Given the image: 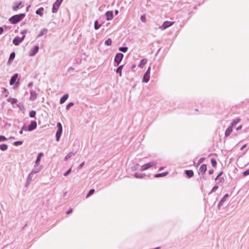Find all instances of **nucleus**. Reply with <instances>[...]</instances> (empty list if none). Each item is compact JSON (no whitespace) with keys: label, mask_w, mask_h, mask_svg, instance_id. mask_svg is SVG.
Returning a JSON list of instances; mask_svg holds the SVG:
<instances>
[{"label":"nucleus","mask_w":249,"mask_h":249,"mask_svg":"<svg viewBox=\"0 0 249 249\" xmlns=\"http://www.w3.org/2000/svg\"><path fill=\"white\" fill-rule=\"evenodd\" d=\"M24 17V14L15 15L10 18V21L12 24H16L20 21Z\"/></svg>","instance_id":"nucleus-1"},{"label":"nucleus","mask_w":249,"mask_h":249,"mask_svg":"<svg viewBox=\"0 0 249 249\" xmlns=\"http://www.w3.org/2000/svg\"><path fill=\"white\" fill-rule=\"evenodd\" d=\"M26 30H23L22 31L21 33L22 34H23V36L21 38H19V37H15L13 40V43L14 45H15L16 46H18L19 45V44L25 38V36L24 35V34L26 33Z\"/></svg>","instance_id":"nucleus-2"},{"label":"nucleus","mask_w":249,"mask_h":249,"mask_svg":"<svg viewBox=\"0 0 249 249\" xmlns=\"http://www.w3.org/2000/svg\"><path fill=\"white\" fill-rule=\"evenodd\" d=\"M57 126L58 127V130L56 133V139L57 141H59L62 132V126L60 123H58L57 124Z\"/></svg>","instance_id":"nucleus-3"},{"label":"nucleus","mask_w":249,"mask_h":249,"mask_svg":"<svg viewBox=\"0 0 249 249\" xmlns=\"http://www.w3.org/2000/svg\"><path fill=\"white\" fill-rule=\"evenodd\" d=\"M151 71V67H149L148 68L147 71L144 73L143 79H142V82L147 83L149 81L150 79V73Z\"/></svg>","instance_id":"nucleus-4"},{"label":"nucleus","mask_w":249,"mask_h":249,"mask_svg":"<svg viewBox=\"0 0 249 249\" xmlns=\"http://www.w3.org/2000/svg\"><path fill=\"white\" fill-rule=\"evenodd\" d=\"M174 23V22L166 21L163 22L162 25L160 27V29L161 30H164L166 29L167 28L172 26Z\"/></svg>","instance_id":"nucleus-5"},{"label":"nucleus","mask_w":249,"mask_h":249,"mask_svg":"<svg viewBox=\"0 0 249 249\" xmlns=\"http://www.w3.org/2000/svg\"><path fill=\"white\" fill-rule=\"evenodd\" d=\"M155 165V163L153 162H150L148 163H146L144 165H143L141 167V171H143L144 170H146L152 166H154Z\"/></svg>","instance_id":"nucleus-6"},{"label":"nucleus","mask_w":249,"mask_h":249,"mask_svg":"<svg viewBox=\"0 0 249 249\" xmlns=\"http://www.w3.org/2000/svg\"><path fill=\"white\" fill-rule=\"evenodd\" d=\"M124 57V55L122 53H118L114 58V61L115 62L117 63L118 65L119 64L120 62L122 61L123 58Z\"/></svg>","instance_id":"nucleus-7"},{"label":"nucleus","mask_w":249,"mask_h":249,"mask_svg":"<svg viewBox=\"0 0 249 249\" xmlns=\"http://www.w3.org/2000/svg\"><path fill=\"white\" fill-rule=\"evenodd\" d=\"M37 126V124L36 121H32L29 124L28 130V131H32L36 128Z\"/></svg>","instance_id":"nucleus-8"},{"label":"nucleus","mask_w":249,"mask_h":249,"mask_svg":"<svg viewBox=\"0 0 249 249\" xmlns=\"http://www.w3.org/2000/svg\"><path fill=\"white\" fill-rule=\"evenodd\" d=\"M39 47L38 46H35L34 48H33L31 51L30 53V56H33L35 55L38 51Z\"/></svg>","instance_id":"nucleus-9"},{"label":"nucleus","mask_w":249,"mask_h":249,"mask_svg":"<svg viewBox=\"0 0 249 249\" xmlns=\"http://www.w3.org/2000/svg\"><path fill=\"white\" fill-rule=\"evenodd\" d=\"M37 97V94L35 91H31L30 92V99L32 101L35 100Z\"/></svg>","instance_id":"nucleus-10"},{"label":"nucleus","mask_w":249,"mask_h":249,"mask_svg":"<svg viewBox=\"0 0 249 249\" xmlns=\"http://www.w3.org/2000/svg\"><path fill=\"white\" fill-rule=\"evenodd\" d=\"M200 172L202 173L203 174L205 173L207 170V165L205 164H202L199 169Z\"/></svg>","instance_id":"nucleus-11"},{"label":"nucleus","mask_w":249,"mask_h":249,"mask_svg":"<svg viewBox=\"0 0 249 249\" xmlns=\"http://www.w3.org/2000/svg\"><path fill=\"white\" fill-rule=\"evenodd\" d=\"M18 74L17 73V74H15L14 76H13L11 77V80L10 81V85H12L16 82V81L18 78Z\"/></svg>","instance_id":"nucleus-12"},{"label":"nucleus","mask_w":249,"mask_h":249,"mask_svg":"<svg viewBox=\"0 0 249 249\" xmlns=\"http://www.w3.org/2000/svg\"><path fill=\"white\" fill-rule=\"evenodd\" d=\"M106 15L107 17V20H111L113 17L112 12H110V11H107L106 13Z\"/></svg>","instance_id":"nucleus-13"},{"label":"nucleus","mask_w":249,"mask_h":249,"mask_svg":"<svg viewBox=\"0 0 249 249\" xmlns=\"http://www.w3.org/2000/svg\"><path fill=\"white\" fill-rule=\"evenodd\" d=\"M241 121V119L239 118H235V119L233 120V121H232L231 124V126L232 127H233V126H234L237 124H238V123H239Z\"/></svg>","instance_id":"nucleus-14"},{"label":"nucleus","mask_w":249,"mask_h":249,"mask_svg":"<svg viewBox=\"0 0 249 249\" xmlns=\"http://www.w3.org/2000/svg\"><path fill=\"white\" fill-rule=\"evenodd\" d=\"M22 3L21 1H19L15 3L14 5L13 6V10L16 11L22 4Z\"/></svg>","instance_id":"nucleus-15"},{"label":"nucleus","mask_w":249,"mask_h":249,"mask_svg":"<svg viewBox=\"0 0 249 249\" xmlns=\"http://www.w3.org/2000/svg\"><path fill=\"white\" fill-rule=\"evenodd\" d=\"M232 127L231 126H229L226 130L225 131V137H228V136H229L231 133L232 132Z\"/></svg>","instance_id":"nucleus-16"},{"label":"nucleus","mask_w":249,"mask_h":249,"mask_svg":"<svg viewBox=\"0 0 249 249\" xmlns=\"http://www.w3.org/2000/svg\"><path fill=\"white\" fill-rule=\"evenodd\" d=\"M146 63L147 60L146 59H142V60H141L138 66L140 68H143V67L146 64Z\"/></svg>","instance_id":"nucleus-17"},{"label":"nucleus","mask_w":249,"mask_h":249,"mask_svg":"<svg viewBox=\"0 0 249 249\" xmlns=\"http://www.w3.org/2000/svg\"><path fill=\"white\" fill-rule=\"evenodd\" d=\"M69 97V95L68 94H65L62 97H61V98L60 99V103L61 104L64 103L66 100H67L68 98Z\"/></svg>","instance_id":"nucleus-18"},{"label":"nucleus","mask_w":249,"mask_h":249,"mask_svg":"<svg viewBox=\"0 0 249 249\" xmlns=\"http://www.w3.org/2000/svg\"><path fill=\"white\" fill-rule=\"evenodd\" d=\"M59 6H60L58 5L57 4H56V3H54L53 5V9H52L53 13H56L57 12V10L59 9Z\"/></svg>","instance_id":"nucleus-19"},{"label":"nucleus","mask_w":249,"mask_h":249,"mask_svg":"<svg viewBox=\"0 0 249 249\" xmlns=\"http://www.w3.org/2000/svg\"><path fill=\"white\" fill-rule=\"evenodd\" d=\"M185 173L189 178H191L194 175V172L192 170H186Z\"/></svg>","instance_id":"nucleus-20"},{"label":"nucleus","mask_w":249,"mask_h":249,"mask_svg":"<svg viewBox=\"0 0 249 249\" xmlns=\"http://www.w3.org/2000/svg\"><path fill=\"white\" fill-rule=\"evenodd\" d=\"M167 174H168V172H167L163 173L157 174L155 175V178H160V177H165Z\"/></svg>","instance_id":"nucleus-21"},{"label":"nucleus","mask_w":249,"mask_h":249,"mask_svg":"<svg viewBox=\"0 0 249 249\" xmlns=\"http://www.w3.org/2000/svg\"><path fill=\"white\" fill-rule=\"evenodd\" d=\"M123 68V65L120 66L116 70V72L119 73L120 76H122V71Z\"/></svg>","instance_id":"nucleus-22"},{"label":"nucleus","mask_w":249,"mask_h":249,"mask_svg":"<svg viewBox=\"0 0 249 249\" xmlns=\"http://www.w3.org/2000/svg\"><path fill=\"white\" fill-rule=\"evenodd\" d=\"M43 10V8L40 7V8H39L38 10H36V14L42 16L43 15V13H42Z\"/></svg>","instance_id":"nucleus-23"},{"label":"nucleus","mask_w":249,"mask_h":249,"mask_svg":"<svg viewBox=\"0 0 249 249\" xmlns=\"http://www.w3.org/2000/svg\"><path fill=\"white\" fill-rule=\"evenodd\" d=\"M8 146L6 144H2L0 145V149L2 150H5L7 149Z\"/></svg>","instance_id":"nucleus-24"},{"label":"nucleus","mask_w":249,"mask_h":249,"mask_svg":"<svg viewBox=\"0 0 249 249\" xmlns=\"http://www.w3.org/2000/svg\"><path fill=\"white\" fill-rule=\"evenodd\" d=\"M211 164H212V165L213 167H215L216 165V164H217V162H216V160L215 159H212L211 160Z\"/></svg>","instance_id":"nucleus-25"},{"label":"nucleus","mask_w":249,"mask_h":249,"mask_svg":"<svg viewBox=\"0 0 249 249\" xmlns=\"http://www.w3.org/2000/svg\"><path fill=\"white\" fill-rule=\"evenodd\" d=\"M229 196V195L228 194H226L224 197L221 199L220 200V203L222 204L226 199V198Z\"/></svg>","instance_id":"nucleus-26"},{"label":"nucleus","mask_w":249,"mask_h":249,"mask_svg":"<svg viewBox=\"0 0 249 249\" xmlns=\"http://www.w3.org/2000/svg\"><path fill=\"white\" fill-rule=\"evenodd\" d=\"M112 41L111 39L108 38L106 41L105 44L107 46H109L111 44Z\"/></svg>","instance_id":"nucleus-27"},{"label":"nucleus","mask_w":249,"mask_h":249,"mask_svg":"<svg viewBox=\"0 0 249 249\" xmlns=\"http://www.w3.org/2000/svg\"><path fill=\"white\" fill-rule=\"evenodd\" d=\"M36 112L34 110H32L29 113L30 117L31 118L34 117L36 115Z\"/></svg>","instance_id":"nucleus-28"},{"label":"nucleus","mask_w":249,"mask_h":249,"mask_svg":"<svg viewBox=\"0 0 249 249\" xmlns=\"http://www.w3.org/2000/svg\"><path fill=\"white\" fill-rule=\"evenodd\" d=\"M119 49L120 51L125 53L127 51L128 48L127 47H120V48H119Z\"/></svg>","instance_id":"nucleus-29"},{"label":"nucleus","mask_w":249,"mask_h":249,"mask_svg":"<svg viewBox=\"0 0 249 249\" xmlns=\"http://www.w3.org/2000/svg\"><path fill=\"white\" fill-rule=\"evenodd\" d=\"M98 23L97 21H95L94 22V28L96 30L98 29L101 27V25H98Z\"/></svg>","instance_id":"nucleus-30"},{"label":"nucleus","mask_w":249,"mask_h":249,"mask_svg":"<svg viewBox=\"0 0 249 249\" xmlns=\"http://www.w3.org/2000/svg\"><path fill=\"white\" fill-rule=\"evenodd\" d=\"M94 191H95V190H94V189H92L90 190L89 191V193L88 194V195L87 196V197H88L89 196H90L91 195H92L94 193Z\"/></svg>","instance_id":"nucleus-31"},{"label":"nucleus","mask_w":249,"mask_h":249,"mask_svg":"<svg viewBox=\"0 0 249 249\" xmlns=\"http://www.w3.org/2000/svg\"><path fill=\"white\" fill-rule=\"evenodd\" d=\"M144 174H139L138 173L135 174V177L137 178H142L144 176Z\"/></svg>","instance_id":"nucleus-32"},{"label":"nucleus","mask_w":249,"mask_h":249,"mask_svg":"<svg viewBox=\"0 0 249 249\" xmlns=\"http://www.w3.org/2000/svg\"><path fill=\"white\" fill-rule=\"evenodd\" d=\"M15 57V53L14 52L10 54V57H9V60H13Z\"/></svg>","instance_id":"nucleus-33"},{"label":"nucleus","mask_w":249,"mask_h":249,"mask_svg":"<svg viewBox=\"0 0 249 249\" xmlns=\"http://www.w3.org/2000/svg\"><path fill=\"white\" fill-rule=\"evenodd\" d=\"M22 142H21V141H17V142H14V144L15 146H18L19 145L22 144Z\"/></svg>","instance_id":"nucleus-34"},{"label":"nucleus","mask_w":249,"mask_h":249,"mask_svg":"<svg viewBox=\"0 0 249 249\" xmlns=\"http://www.w3.org/2000/svg\"><path fill=\"white\" fill-rule=\"evenodd\" d=\"M141 19L143 22H146V19L145 15H142L141 17Z\"/></svg>","instance_id":"nucleus-35"},{"label":"nucleus","mask_w":249,"mask_h":249,"mask_svg":"<svg viewBox=\"0 0 249 249\" xmlns=\"http://www.w3.org/2000/svg\"><path fill=\"white\" fill-rule=\"evenodd\" d=\"M244 176H247L249 175V169L248 170H246L243 173Z\"/></svg>","instance_id":"nucleus-36"},{"label":"nucleus","mask_w":249,"mask_h":249,"mask_svg":"<svg viewBox=\"0 0 249 249\" xmlns=\"http://www.w3.org/2000/svg\"><path fill=\"white\" fill-rule=\"evenodd\" d=\"M7 139L3 136L0 135V142L4 141Z\"/></svg>","instance_id":"nucleus-37"},{"label":"nucleus","mask_w":249,"mask_h":249,"mask_svg":"<svg viewBox=\"0 0 249 249\" xmlns=\"http://www.w3.org/2000/svg\"><path fill=\"white\" fill-rule=\"evenodd\" d=\"M73 105V104L72 103H70L67 105L66 108L68 109L70 107H72Z\"/></svg>","instance_id":"nucleus-38"},{"label":"nucleus","mask_w":249,"mask_h":249,"mask_svg":"<svg viewBox=\"0 0 249 249\" xmlns=\"http://www.w3.org/2000/svg\"><path fill=\"white\" fill-rule=\"evenodd\" d=\"M62 1H63V0H57L55 3H56L58 5L60 6Z\"/></svg>","instance_id":"nucleus-39"},{"label":"nucleus","mask_w":249,"mask_h":249,"mask_svg":"<svg viewBox=\"0 0 249 249\" xmlns=\"http://www.w3.org/2000/svg\"><path fill=\"white\" fill-rule=\"evenodd\" d=\"M71 171V168H70V169H69V170L67 171V172H66V173H65L64 174V175L65 176H68V175L70 173Z\"/></svg>","instance_id":"nucleus-40"},{"label":"nucleus","mask_w":249,"mask_h":249,"mask_svg":"<svg viewBox=\"0 0 249 249\" xmlns=\"http://www.w3.org/2000/svg\"><path fill=\"white\" fill-rule=\"evenodd\" d=\"M40 159H41V158L37 156V159H36V164H38L39 162V161H40Z\"/></svg>","instance_id":"nucleus-41"},{"label":"nucleus","mask_w":249,"mask_h":249,"mask_svg":"<svg viewBox=\"0 0 249 249\" xmlns=\"http://www.w3.org/2000/svg\"><path fill=\"white\" fill-rule=\"evenodd\" d=\"M205 160V158H200L198 160V163H200L202 162L203 161V160Z\"/></svg>","instance_id":"nucleus-42"},{"label":"nucleus","mask_w":249,"mask_h":249,"mask_svg":"<svg viewBox=\"0 0 249 249\" xmlns=\"http://www.w3.org/2000/svg\"><path fill=\"white\" fill-rule=\"evenodd\" d=\"M71 157V154H69L68 155H67L66 157H65V160H67L68 159H69V158H70Z\"/></svg>","instance_id":"nucleus-43"},{"label":"nucleus","mask_w":249,"mask_h":249,"mask_svg":"<svg viewBox=\"0 0 249 249\" xmlns=\"http://www.w3.org/2000/svg\"><path fill=\"white\" fill-rule=\"evenodd\" d=\"M247 143H246V144H245L243 146H242L241 147L240 150H243V149H244V148L247 146Z\"/></svg>","instance_id":"nucleus-44"},{"label":"nucleus","mask_w":249,"mask_h":249,"mask_svg":"<svg viewBox=\"0 0 249 249\" xmlns=\"http://www.w3.org/2000/svg\"><path fill=\"white\" fill-rule=\"evenodd\" d=\"M217 188H218V186H215L213 187V188L212 189V191H213V192L215 191Z\"/></svg>","instance_id":"nucleus-45"},{"label":"nucleus","mask_w":249,"mask_h":249,"mask_svg":"<svg viewBox=\"0 0 249 249\" xmlns=\"http://www.w3.org/2000/svg\"><path fill=\"white\" fill-rule=\"evenodd\" d=\"M213 169L210 170L209 171V174L210 175H212V174H213Z\"/></svg>","instance_id":"nucleus-46"},{"label":"nucleus","mask_w":249,"mask_h":249,"mask_svg":"<svg viewBox=\"0 0 249 249\" xmlns=\"http://www.w3.org/2000/svg\"><path fill=\"white\" fill-rule=\"evenodd\" d=\"M242 125H240L236 128V130H239L241 129L242 128Z\"/></svg>","instance_id":"nucleus-47"},{"label":"nucleus","mask_w":249,"mask_h":249,"mask_svg":"<svg viewBox=\"0 0 249 249\" xmlns=\"http://www.w3.org/2000/svg\"><path fill=\"white\" fill-rule=\"evenodd\" d=\"M24 129V126H23L21 130L19 131V134H22L23 133V130Z\"/></svg>","instance_id":"nucleus-48"},{"label":"nucleus","mask_w":249,"mask_h":249,"mask_svg":"<svg viewBox=\"0 0 249 249\" xmlns=\"http://www.w3.org/2000/svg\"><path fill=\"white\" fill-rule=\"evenodd\" d=\"M72 210L71 209L68 211H67V214H69L71 213L72 212Z\"/></svg>","instance_id":"nucleus-49"},{"label":"nucleus","mask_w":249,"mask_h":249,"mask_svg":"<svg viewBox=\"0 0 249 249\" xmlns=\"http://www.w3.org/2000/svg\"><path fill=\"white\" fill-rule=\"evenodd\" d=\"M3 31V29L2 27H0V35L2 34Z\"/></svg>","instance_id":"nucleus-50"},{"label":"nucleus","mask_w":249,"mask_h":249,"mask_svg":"<svg viewBox=\"0 0 249 249\" xmlns=\"http://www.w3.org/2000/svg\"><path fill=\"white\" fill-rule=\"evenodd\" d=\"M43 153H41H41H39L38 154V156L39 157H40V158H41V157L43 156Z\"/></svg>","instance_id":"nucleus-51"},{"label":"nucleus","mask_w":249,"mask_h":249,"mask_svg":"<svg viewBox=\"0 0 249 249\" xmlns=\"http://www.w3.org/2000/svg\"><path fill=\"white\" fill-rule=\"evenodd\" d=\"M84 162L81 163L79 165V168H82L83 167V166L84 165Z\"/></svg>","instance_id":"nucleus-52"},{"label":"nucleus","mask_w":249,"mask_h":249,"mask_svg":"<svg viewBox=\"0 0 249 249\" xmlns=\"http://www.w3.org/2000/svg\"><path fill=\"white\" fill-rule=\"evenodd\" d=\"M221 175V173L219 174L215 178V180L217 179V178H219V177Z\"/></svg>","instance_id":"nucleus-53"},{"label":"nucleus","mask_w":249,"mask_h":249,"mask_svg":"<svg viewBox=\"0 0 249 249\" xmlns=\"http://www.w3.org/2000/svg\"><path fill=\"white\" fill-rule=\"evenodd\" d=\"M136 67V64H133L132 66V69H134Z\"/></svg>","instance_id":"nucleus-54"},{"label":"nucleus","mask_w":249,"mask_h":249,"mask_svg":"<svg viewBox=\"0 0 249 249\" xmlns=\"http://www.w3.org/2000/svg\"><path fill=\"white\" fill-rule=\"evenodd\" d=\"M163 169V167H160V169H159V170L160 171H161Z\"/></svg>","instance_id":"nucleus-55"},{"label":"nucleus","mask_w":249,"mask_h":249,"mask_svg":"<svg viewBox=\"0 0 249 249\" xmlns=\"http://www.w3.org/2000/svg\"><path fill=\"white\" fill-rule=\"evenodd\" d=\"M43 33H40V34H39V36H41V35H43Z\"/></svg>","instance_id":"nucleus-56"},{"label":"nucleus","mask_w":249,"mask_h":249,"mask_svg":"<svg viewBox=\"0 0 249 249\" xmlns=\"http://www.w3.org/2000/svg\"><path fill=\"white\" fill-rule=\"evenodd\" d=\"M118 12V11H115V14H117Z\"/></svg>","instance_id":"nucleus-57"}]
</instances>
